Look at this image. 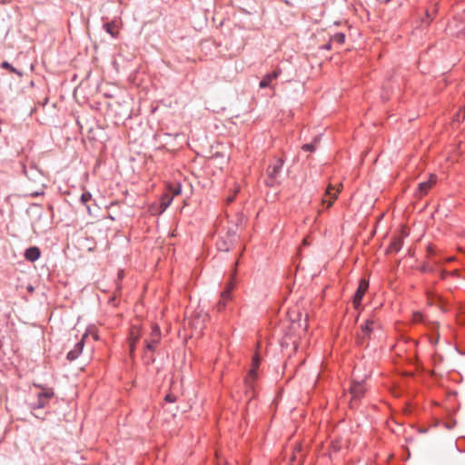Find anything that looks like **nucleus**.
Segmentation results:
<instances>
[{"mask_svg":"<svg viewBox=\"0 0 465 465\" xmlns=\"http://www.w3.org/2000/svg\"><path fill=\"white\" fill-rule=\"evenodd\" d=\"M283 162L282 159H276L267 168V173L271 178H276L280 173Z\"/></svg>","mask_w":465,"mask_h":465,"instance_id":"obj_13","label":"nucleus"},{"mask_svg":"<svg viewBox=\"0 0 465 465\" xmlns=\"http://www.w3.org/2000/svg\"><path fill=\"white\" fill-rule=\"evenodd\" d=\"M203 327H204L203 323V324H201V326H199V333H201V332H202V331H203Z\"/></svg>","mask_w":465,"mask_h":465,"instance_id":"obj_28","label":"nucleus"},{"mask_svg":"<svg viewBox=\"0 0 465 465\" xmlns=\"http://www.w3.org/2000/svg\"><path fill=\"white\" fill-rule=\"evenodd\" d=\"M324 48L327 49V50L330 49L331 48V44H327L326 45H324Z\"/></svg>","mask_w":465,"mask_h":465,"instance_id":"obj_29","label":"nucleus"},{"mask_svg":"<svg viewBox=\"0 0 465 465\" xmlns=\"http://www.w3.org/2000/svg\"><path fill=\"white\" fill-rule=\"evenodd\" d=\"M463 31H465V26L461 27V28L460 29L459 33H460V32H463Z\"/></svg>","mask_w":465,"mask_h":465,"instance_id":"obj_30","label":"nucleus"},{"mask_svg":"<svg viewBox=\"0 0 465 465\" xmlns=\"http://www.w3.org/2000/svg\"><path fill=\"white\" fill-rule=\"evenodd\" d=\"M41 252L38 247L33 246L25 250V258L29 262H35L40 258Z\"/></svg>","mask_w":465,"mask_h":465,"instance_id":"obj_14","label":"nucleus"},{"mask_svg":"<svg viewBox=\"0 0 465 465\" xmlns=\"http://www.w3.org/2000/svg\"><path fill=\"white\" fill-rule=\"evenodd\" d=\"M165 401H168V402H174L175 401V397L171 395V394H167L165 396Z\"/></svg>","mask_w":465,"mask_h":465,"instance_id":"obj_25","label":"nucleus"},{"mask_svg":"<svg viewBox=\"0 0 465 465\" xmlns=\"http://www.w3.org/2000/svg\"><path fill=\"white\" fill-rule=\"evenodd\" d=\"M240 191V187L239 186H236L235 189H234V192L232 195H229L227 198H226V202L227 203H231L234 201V198H235V195L237 194V193Z\"/></svg>","mask_w":465,"mask_h":465,"instance_id":"obj_23","label":"nucleus"},{"mask_svg":"<svg viewBox=\"0 0 465 465\" xmlns=\"http://www.w3.org/2000/svg\"><path fill=\"white\" fill-rule=\"evenodd\" d=\"M85 336H86V334H84L82 337V339L78 342H76V344L74 345V348L73 350L68 351L67 359L69 361H74V360L77 359L78 356L82 353L84 346V338H85Z\"/></svg>","mask_w":465,"mask_h":465,"instance_id":"obj_12","label":"nucleus"},{"mask_svg":"<svg viewBox=\"0 0 465 465\" xmlns=\"http://www.w3.org/2000/svg\"><path fill=\"white\" fill-rule=\"evenodd\" d=\"M104 28H105V31L109 35H111L113 37H115V35H116V31H115L116 25L114 22L106 23L104 25Z\"/></svg>","mask_w":465,"mask_h":465,"instance_id":"obj_19","label":"nucleus"},{"mask_svg":"<svg viewBox=\"0 0 465 465\" xmlns=\"http://www.w3.org/2000/svg\"><path fill=\"white\" fill-rule=\"evenodd\" d=\"M341 184L336 189L332 185H329L326 189V197L322 201V204L327 203V208H330L333 202L337 199L339 193L341 192Z\"/></svg>","mask_w":465,"mask_h":465,"instance_id":"obj_7","label":"nucleus"},{"mask_svg":"<svg viewBox=\"0 0 465 465\" xmlns=\"http://www.w3.org/2000/svg\"><path fill=\"white\" fill-rule=\"evenodd\" d=\"M233 288L234 283L232 281H230L227 283L224 291L222 292L220 300L216 304V309L218 312L223 311L225 308L226 303L232 300V291L233 290Z\"/></svg>","mask_w":465,"mask_h":465,"instance_id":"obj_4","label":"nucleus"},{"mask_svg":"<svg viewBox=\"0 0 465 465\" xmlns=\"http://www.w3.org/2000/svg\"><path fill=\"white\" fill-rule=\"evenodd\" d=\"M435 12H436L435 6L432 8L431 12L430 10H427L426 11V20H423V23L430 24L433 19V15L435 14Z\"/></svg>","mask_w":465,"mask_h":465,"instance_id":"obj_21","label":"nucleus"},{"mask_svg":"<svg viewBox=\"0 0 465 465\" xmlns=\"http://www.w3.org/2000/svg\"><path fill=\"white\" fill-rule=\"evenodd\" d=\"M144 334L143 329L137 325H133L129 333L130 353L133 354L136 349V344L140 338Z\"/></svg>","mask_w":465,"mask_h":465,"instance_id":"obj_5","label":"nucleus"},{"mask_svg":"<svg viewBox=\"0 0 465 465\" xmlns=\"http://www.w3.org/2000/svg\"><path fill=\"white\" fill-rule=\"evenodd\" d=\"M462 18L465 19V14L462 15Z\"/></svg>","mask_w":465,"mask_h":465,"instance_id":"obj_32","label":"nucleus"},{"mask_svg":"<svg viewBox=\"0 0 465 465\" xmlns=\"http://www.w3.org/2000/svg\"><path fill=\"white\" fill-rule=\"evenodd\" d=\"M180 193H181V187H180V185H179V186L175 187V188L173 190V195H172V196H173V195H178V194H180Z\"/></svg>","mask_w":465,"mask_h":465,"instance_id":"obj_26","label":"nucleus"},{"mask_svg":"<svg viewBox=\"0 0 465 465\" xmlns=\"http://www.w3.org/2000/svg\"><path fill=\"white\" fill-rule=\"evenodd\" d=\"M302 149L306 152H313L316 149L314 143H305L302 145Z\"/></svg>","mask_w":465,"mask_h":465,"instance_id":"obj_22","label":"nucleus"},{"mask_svg":"<svg viewBox=\"0 0 465 465\" xmlns=\"http://www.w3.org/2000/svg\"><path fill=\"white\" fill-rule=\"evenodd\" d=\"M173 199V196H171L169 194H164L161 201V207L163 210H165L172 203Z\"/></svg>","mask_w":465,"mask_h":465,"instance_id":"obj_18","label":"nucleus"},{"mask_svg":"<svg viewBox=\"0 0 465 465\" xmlns=\"http://www.w3.org/2000/svg\"><path fill=\"white\" fill-rule=\"evenodd\" d=\"M199 322H200V318H198V319H194V320L193 321L192 324H193V326L195 329L197 328V325H198Z\"/></svg>","mask_w":465,"mask_h":465,"instance_id":"obj_27","label":"nucleus"},{"mask_svg":"<svg viewBox=\"0 0 465 465\" xmlns=\"http://www.w3.org/2000/svg\"><path fill=\"white\" fill-rule=\"evenodd\" d=\"M437 178L435 175L430 174V178L427 181L421 182L419 183L418 187V195L420 197H422L423 195L427 194V193L430 191V189L436 183Z\"/></svg>","mask_w":465,"mask_h":465,"instance_id":"obj_10","label":"nucleus"},{"mask_svg":"<svg viewBox=\"0 0 465 465\" xmlns=\"http://www.w3.org/2000/svg\"><path fill=\"white\" fill-rule=\"evenodd\" d=\"M118 277H119V278H122V277H123V275H122V273H121V272H119Z\"/></svg>","mask_w":465,"mask_h":465,"instance_id":"obj_31","label":"nucleus"},{"mask_svg":"<svg viewBox=\"0 0 465 465\" xmlns=\"http://www.w3.org/2000/svg\"><path fill=\"white\" fill-rule=\"evenodd\" d=\"M161 341V329L157 324H153L151 326L150 332L144 338V351L143 359L146 364H151L154 362L155 357L153 355L154 351L156 350L158 344Z\"/></svg>","mask_w":465,"mask_h":465,"instance_id":"obj_1","label":"nucleus"},{"mask_svg":"<svg viewBox=\"0 0 465 465\" xmlns=\"http://www.w3.org/2000/svg\"><path fill=\"white\" fill-rule=\"evenodd\" d=\"M350 391L352 401H358L364 395L366 388L363 381H354Z\"/></svg>","mask_w":465,"mask_h":465,"instance_id":"obj_9","label":"nucleus"},{"mask_svg":"<svg viewBox=\"0 0 465 465\" xmlns=\"http://www.w3.org/2000/svg\"><path fill=\"white\" fill-rule=\"evenodd\" d=\"M380 327L379 322L374 318L368 319L361 328V332L358 334V339L363 342L365 339L369 338L376 329Z\"/></svg>","mask_w":465,"mask_h":465,"instance_id":"obj_3","label":"nucleus"},{"mask_svg":"<svg viewBox=\"0 0 465 465\" xmlns=\"http://www.w3.org/2000/svg\"><path fill=\"white\" fill-rule=\"evenodd\" d=\"M260 357L258 355H254L252 358V368L244 379V383L247 388V391L253 390L254 381L258 377L257 369L260 366Z\"/></svg>","mask_w":465,"mask_h":465,"instance_id":"obj_2","label":"nucleus"},{"mask_svg":"<svg viewBox=\"0 0 465 465\" xmlns=\"http://www.w3.org/2000/svg\"><path fill=\"white\" fill-rule=\"evenodd\" d=\"M279 76L278 71H273L272 73L267 74L260 82L261 88H266L270 85L272 80L276 79Z\"/></svg>","mask_w":465,"mask_h":465,"instance_id":"obj_15","label":"nucleus"},{"mask_svg":"<svg viewBox=\"0 0 465 465\" xmlns=\"http://www.w3.org/2000/svg\"><path fill=\"white\" fill-rule=\"evenodd\" d=\"M368 287H369V282L365 279H361L359 282V286H358L357 291L353 296V301H352L353 305L356 309L361 305V300H362L365 292H367Z\"/></svg>","mask_w":465,"mask_h":465,"instance_id":"obj_6","label":"nucleus"},{"mask_svg":"<svg viewBox=\"0 0 465 465\" xmlns=\"http://www.w3.org/2000/svg\"><path fill=\"white\" fill-rule=\"evenodd\" d=\"M92 199V194L91 193L87 192V191H84L82 195H81V203L85 205L86 209H87V212L88 213H91V208L90 206L87 204V203Z\"/></svg>","mask_w":465,"mask_h":465,"instance_id":"obj_16","label":"nucleus"},{"mask_svg":"<svg viewBox=\"0 0 465 465\" xmlns=\"http://www.w3.org/2000/svg\"><path fill=\"white\" fill-rule=\"evenodd\" d=\"M54 391L52 389H45L42 392L38 393L37 402L35 404L33 409L45 408L49 400L54 397Z\"/></svg>","mask_w":465,"mask_h":465,"instance_id":"obj_8","label":"nucleus"},{"mask_svg":"<svg viewBox=\"0 0 465 465\" xmlns=\"http://www.w3.org/2000/svg\"><path fill=\"white\" fill-rule=\"evenodd\" d=\"M1 67L4 69L9 70L12 73H15V74H18L19 76L22 75V73L20 71H18L16 68H15L11 64H9L6 61H5L1 64Z\"/></svg>","mask_w":465,"mask_h":465,"instance_id":"obj_20","label":"nucleus"},{"mask_svg":"<svg viewBox=\"0 0 465 465\" xmlns=\"http://www.w3.org/2000/svg\"><path fill=\"white\" fill-rule=\"evenodd\" d=\"M413 318L415 322H420L422 320V315L420 312H415L413 314Z\"/></svg>","mask_w":465,"mask_h":465,"instance_id":"obj_24","label":"nucleus"},{"mask_svg":"<svg viewBox=\"0 0 465 465\" xmlns=\"http://www.w3.org/2000/svg\"><path fill=\"white\" fill-rule=\"evenodd\" d=\"M235 241V232H228L227 240H221L217 242L218 249L223 252H228Z\"/></svg>","mask_w":465,"mask_h":465,"instance_id":"obj_11","label":"nucleus"},{"mask_svg":"<svg viewBox=\"0 0 465 465\" xmlns=\"http://www.w3.org/2000/svg\"><path fill=\"white\" fill-rule=\"evenodd\" d=\"M331 42L342 45L345 42V35L343 33H337L332 35Z\"/></svg>","mask_w":465,"mask_h":465,"instance_id":"obj_17","label":"nucleus"}]
</instances>
